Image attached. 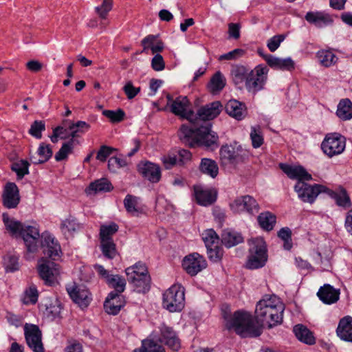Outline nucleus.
<instances>
[{
	"label": "nucleus",
	"instance_id": "obj_43",
	"mask_svg": "<svg viewBox=\"0 0 352 352\" xmlns=\"http://www.w3.org/2000/svg\"><path fill=\"white\" fill-rule=\"evenodd\" d=\"M331 196L335 200L336 204L340 207L346 208L351 206L350 197L344 188H341L337 192H333Z\"/></svg>",
	"mask_w": 352,
	"mask_h": 352
},
{
	"label": "nucleus",
	"instance_id": "obj_32",
	"mask_svg": "<svg viewBox=\"0 0 352 352\" xmlns=\"http://www.w3.org/2000/svg\"><path fill=\"white\" fill-rule=\"evenodd\" d=\"M143 51L150 49L153 54L160 52L163 50L164 45L162 41L158 39L157 36L148 35L142 41Z\"/></svg>",
	"mask_w": 352,
	"mask_h": 352
},
{
	"label": "nucleus",
	"instance_id": "obj_15",
	"mask_svg": "<svg viewBox=\"0 0 352 352\" xmlns=\"http://www.w3.org/2000/svg\"><path fill=\"white\" fill-rule=\"evenodd\" d=\"M190 102L186 96H179L176 98L170 104L171 111L182 118L194 122L195 113L190 109Z\"/></svg>",
	"mask_w": 352,
	"mask_h": 352
},
{
	"label": "nucleus",
	"instance_id": "obj_22",
	"mask_svg": "<svg viewBox=\"0 0 352 352\" xmlns=\"http://www.w3.org/2000/svg\"><path fill=\"white\" fill-rule=\"evenodd\" d=\"M194 195L197 204L203 206H210L217 199V192L214 190L201 186H194Z\"/></svg>",
	"mask_w": 352,
	"mask_h": 352
},
{
	"label": "nucleus",
	"instance_id": "obj_49",
	"mask_svg": "<svg viewBox=\"0 0 352 352\" xmlns=\"http://www.w3.org/2000/svg\"><path fill=\"white\" fill-rule=\"evenodd\" d=\"M250 135L254 148H259L263 144L264 138L260 126H252Z\"/></svg>",
	"mask_w": 352,
	"mask_h": 352
},
{
	"label": "nucleus",
	"instance_id": "obj_38",
	"mask_svg": "<svg viewBox=\"0 0 352 352\" xmlns=\"http://www.w3.org/2000/svg\"><path fill=\"white\" fill-rule=\"evenodd\" d=\"M243 241L242 236L232 230H224L221 235V242L227 248H231Z\"/></svg>",
	"mask_w": 352,
	"mask_h": 352
},
{
	"label": "nucleus",
	"instance_id": "obj_18",
	"mask_svg": "<svg viewBox=\"0 0 352 352\" xmlns=\"http://www.w3.org/2000/svg\"><path fill=\"white\" fill-rule=\"evenodd\" d=\"M19 190L15 183L8 182L2 194V204L8 209L16 208L20 202Z\"/></svg>",
	"mask_w": 352,
	"mask_h": 352
},
{
	"label": "nucleus",
	"instance_id": "obj_17",
	"mask_svg": "<svg viewBox=\"0 0 352 352\" xmlns=\"http://www.w3.org/2000/svg\"><path fill=\"white\" fill-rule=\"evenodd\" d=\"M56 128H62L60 132L66 135L67 138L74 139L78 136V133H83L90 129V125L85 121L74 122L70 120H63L60 126Z\"/></svg>",
	"mask_w": 352,
	"mask_h": 352
},
{
	"label": "nucleus",
	"instance_id": "obj_24",
	"mask_svg": "<svg viewBox=\"0 0 352 352\" xmlns=\"http://www.w3.org/2000/svg\"><path fill=\"white\" fill-rule=\"evenodd\" d=\"M340 289L334 288L329 284H324L320 287L317 292L319 299L327 305H331L338 302L340 298Z\"/></svg>",
	"mask_w": 352,
	"mask_h": 352
},
{
	"label": "nucleus",
	"instance_id": "obj_53",
	"mask_svg": "<svg viewBox=\"0 0 352 352\" xmlns=\"http://www.w3.org/2000/svg\"><path fill=\"white\" fill-rule=\"evenodd\" d=\"M38 298V292L35 285L32 284L25 291L23 302L25 304H35Z\"/></svg>",
	"mask_w": 352,
	"mask_h": 352
},
{
	"label": "nucleus",
	"instance_id": "obj_31",
	"mask_svg": "<svg viewBox=\"0 0 352 352\" xmlns=\"http://www.w3.org/2000/svg\"><path fill=\"white\" fill-rule=\"evenodd\" d=\"M250 69L243 65H234L230 74L235 85L241 87L247 80Z\"/></svg>",
	"mask_w": 352,
	"mask_h": 352
},
{
	"label": "nucleus",
	"instance_id": "obj_35",
	"mask_svg": "<svg viewBox=\"0 0 352 352\" xmlns=\"http://www.w3.org/2000/svg\"><path fill=\"white\" fill-rule=\"evenodd\" d=\"M37 154L39 156L38 159L34 155L30 156V160L33 164H43L49 160L52 155V151L50 144L45 143L40 144L37 150Z\"/></svg>",
	"mask_w": 352,
	"mask_h": 352
},
{
	"label": "nucleus",
	"instance_id": "obj_10",
	"mask_svg": "<svg viewBox=\"0 0 352 352\" xmlns=\"http://www.w3.org/2000/svg\"><path fill=\"white\" fill-rule=\"evenodd\" d=\"M230 208L234 213L248 212L251 214H256L259 206L254 198L250 195L241 196L236 198L230 204Z\"/></svg>",
	"mask_w": 352,
	"mask_h": 352
},
{
	"label": "nucleus",
	"instance_id": "obj_56",
	"mask_svg": "<svg viewBox=\"0 0 352 352\" xmlns=\"http://www.w3.org/2000/svg\"><path fill=\"white\" fill-rule=\"evenodd\" d=\"M139 352H165L164 349L161 345L154 342L152 340H144L142 348Z\"/></svg>",
	"mask_w": 352,
	"mask_h": 352
},
{
	"label": "nucleus",
	"instance_id": "obj_16",
	"mask_svg": "<svg viewBox=\"0 0 352 352\" xmlns=\"http://www.w3.org/2000/svg\"><path fill=\"white\" fill-rule=\"evenodd\" d=\"M41 247L44 255L52 260H56L60 256L61 249L55 238L49 233L41 235Z\"/></svg>",
	"mask_w": 352,
	"mask_h": 352
},
{
	"label": "nucleus",
	"instance_id": "obj_54",
	"mask_svg": "<svg viewBox=\"0 0 352 352\" xmlns=\"http://www.w3.org/2000/svg\"><path fill=\"white\" fill-rule=\"evenodd\" d=\"M278 236L283 241L285 250H289L292 248V231L289 228H281L278 232Z\"/></svg>",
	"mask_w": 352,
	"mask_h": 352
},
{
	"label": "nucleus",
	"instance_id": "obj_19",
	"mask_svg": "<svg viewBox=\"0 0 352 352\" xmlns=\"http://www.w3.org/2000/svg\"><path fill=\"white\" fill-rule=\"evenodd\" d=\"M160 337L159 341L167 345L173 351H178L180 348V340L173 327L163 323L160 327Z\"/></svg>",
	"mask_w": 352,
	"mask_h": 352
},
{
	"label": "nucleus",
	"instance_id": "obj_5",
	"mask_svg": "<svg viewBox=\"0 0 352 352\" xmlns=\"http://www.w3.org/2000/svg\"><path fill=\"white\" fill-rule=\"evenodd\" d=\"M184 289L173 285L163 294V307L170 312L180 311L184 307Z\"/></svg>",
	"mask_w": 352,
	"mask_h": 352
},
{
	"label": "nucleus",
	"instance_id": "obj_34",
	"mask_svg": "<svg viewBox=\"0 0 352 352\" xmlns=\"http://www.w3.org/2000/svg\"><path fill=\"white\" fill-rule=\"evenodd\" d=\"M337 116L342 120L352 118V102L348 99H342L338 104Z\"/></svg>",
	"mask_w": 352,
	"mask_h": 352
},
{
	"label": "nucleus",
	"instance_id": "obj_63",
	"mask_svg": "<svg viewBox=\"0 0 352 352\" xmlns=\"http://www.w3.org/2000/svg\"><path fill=\"white\" fill-rule=\"evenodd\" d=\"M123 91L129 100L134 98L140 91V87H135L133 82L129 80L123 87Z\"/></svg>",
	"mask_w": 352,
	"mask_h": 352
},
{
	"label": "nucleus",
	"instance_id": "obj_51",
	"mask_svg": "<svg viewBox=\"0 0 352 352\" xmlns=\"http://www.w3.org/2000/svg\"><path fill=\"white\" fill-rule=\"evenodd\" d=\"M202 239L206 248L219 245V237L212 229L206 230L202 234Z\"/></svg>",
	"mask_w": 352,
	"mask_h": 352
},
{
	"label": "nucleus",
	"instance_id": "obj_42",
	"mask_svg": "<svg viewBox=\"0 0 352 352\" xmlns=\"http://www.w3.org/2000/svg\"><path fill=\"white\" fill-rule=\"evenodd\" d=\"M317 58H318L320 64L326 67H329L334 65L338 60V57L329 50L318 51L317 53Z\"/></svg>",
	"mask_w": 352,
	"mask_h": 352
},
{
	"label": "nucleus",
	"instance_id": "obj_48",
	"mask_svg": "<svg viewBox=\"0 0 352 352\" xmlns=\"http://www.w3.org/2000/svg\"><path fill=\"white\" fill-rule=\"evenodd\" d=\"M100 248L103 255L112 259L117 255L116 244L113 241H100Z\"/></svg>",
	"mask_w": 352,
	"mask_h": 352
},
{
	"label": "nucleus",
	"instance_id": "obj_37",
	"mask_svg": "<svg viewBox=\"0 0 352 352\" xmlns=\"http://www.w3.org/2000/svg\"><path fill=\"white\" fill-rule=\"evenodd\" d=\"M113 188L111 184L105 178H102L90 184L86 190L87 194L109 192Z\"/></svg>",
	"mask_w": 352,
	"mask_h": 352
},
{
	"label": "nucleus",
	"instance_id": "obj_61",
	"mask_svg": "<svg viewBox=\"0 0 352 352\" xmlns=\"http://www.w3.org/2000/svg\"><path fill=\"white\" fill-rule=\"evenodd\" d=\"M285 36L278 34L270 38L267 43V46L270 52H275L280 46V43L285 40Z\"/></svg>",
	"mask_w": 352,
	"mask_h": 352
},
{
	"label": "nucleus",
	"instance_id": "obj_64",
	"mask_svg": "<svg viewBox=\"0 0 352 352\" xmlns=\"http://www.w3.org/2000/svg\"><path fill=\"white\" fill-rule=\"evenodd\" d=\"M111 9L112 0H103L102 5L96 8V11L102 19H105Z\"/></svg>",
	"mask_w": 352,
	"mask_h": 352
},
{
	"label": "nucleus",
	"instance_id": "obj_28",
	"mask_svg": "<svg viewBox=\"0 0 352 352\" xmlns=\"http://www.w3.org/2000/svg\"><path fill=\"white\" fill-rule=\"evenodd\" d=\"M305 19L307 22L318 28H323L331 24L333 22L332 19L329 14L321 12H308Z\"/></svg>",
	"mask_w": 352,
	"mask_h": 352
},
{
	"label": "nucleus",
	"instance_id": "obj_47",
	"mask_svg": "<svg viewBox=\"0 0 352 352\" xmlns=\"http://www.w3.org/2000/svg\"><path fill=\"white\" fill-rule=\"evenodd\" d=\"M80 228L79 223L74 218L69 217L63 220L60 225L62 232L65 236H71Z\"/></svg>",
	"mask_w": 352,
	"mask_h": 352
},
{
	"label": "nucleus",
	"instance_id": "obj_8",
	"mask_svg": "<svg viewBox=\"0 0 352 352\" xmlns=\"http://www.w3.org/2000/svg\"><path fill=\"white\" fill-rule=\"evenodd\" d=\"M37 270L41 279L48 286H52L55 283L56 276L59 273L57 264L45 258L38 261Z\"/></svg>",
	"mask_w": 352,
	"mask_h": 352
},
{
	"label": "nucleus",
	"instance_id": "obj_57",
	"mask_svg": "<svg viewBox=\"0 0 352 352\" xmlns=\"http://www.w3.org/2000/svg\"><path fill=\"white\" fill-rule=\"evenodd\" d=\"M45 124L43 121L35 120L29 129V133L33 137L41 139L42 137V131H45Z\"/></svg>",
	"mask_w": 352,
	"mask_h": 352
},
{
	"label": "nucleus",
	"instance_id": "obj_62",
	"mask_svg": "<svg viewBox=\"0 0 352 352\" xmlns=\"http://www.w3.org/2000/svg\"><path fill=\"white\" fill-rule=\"evenodd\" d=\"M116 151V149L113 147L102 145L98 151L96 159L100 162H105L107 157H109L112 153Z\"/></svg>",
	"mask_w": 352,
	"mask_h": 352
},
{
	"label": "nucleus",
	"instance_id": "obj_52",
	"mask_svg": "<svg viewBox=\"0 0 352 352\" xmlns=\"http://www.w3.org/2000/svg\"><path fill=\"white\" fill-rule=\"evenodd\" d=\"M124 206L126 210L133 215H135L139 212V209L138 208V197L133 195H127L125 197L124 199Z\"/></svg>",
	"mask_w": 352,
	"mask_h": 352
},
{
	"label": "nucleus",
	"instance_id": "obj_1",
	"mask_svg": "<svg viewBox=\"0 0 352 352\" xmlns=\"http://www.w3.org/2000/svg\"><path fill=\"white\" fill-rule=\"evenodd\" d=\"M285 305L275 294H265L256 305L255 318L246 311H237L233 315L224 314L226 327L234 329L241 337L259 336L262 326L272 328L281 324Z\"/></svg>",
	"mask_w": 352,
	"mask_h": 352
},
{
	"label": "nucleus",
	"instance_id": "obj_2",
	"mask_svg": "<svg viewBox=\"0 0 352 352\" xmlns=\"http://www.w3.org/2000/svg\"><path fill=\"white\" fill-rule=\"evenodd\" d=\"M209 123L199 127L183 124L178 132L180 140L190 146H203L211 150L217 148L219 146L217 133L211 129Z\"/></svg>",
	"mask_w": 352,
	"mask_h": 352
},
{
	"label": "nucleus",
	"instance_id": "obj_4",
	"mask_svg": "<svg viewBox=\"0 0 352 352\" xmlns=\"http://www.w3.org/2000/svg\"><path fill=\"white\" fill-rule=\"evenodd\" d=\"M249 255L245 267L250 270H256L263 267L267 261L266 243L261 237H256L248 241Z\"/></svg>",
	"mask_w": 352,
	"mask_h": 352
},
{
	"label": "nucleus",
	"instance_id": "obj_27",
	"mask_svg": "<svg viewBox=\"0 0 352 352\" xmlns=\"http://www.w3.org/2000/svg\"><path fill=\"white\" fill-rule=\"evenodd\" d=\"M336 334L342 340L352 343V317L341 318L336 329Z\"/></svg>",
	"mask_w": 352,
	"mask_h": 352
},
{
	"label": "nucleus",
	"instance_id": "obj_36",
	"mask_svg": "<svg viewBox=\"0 0 352 352\" xmlns=\"http://www.w3.org/2000/svg\"><path fill=\"white\" fill-rule=\"evenodd\" d=\"M128 281L133 285L135 289L138 293H145L150 289L151 278L149 275H144V276L137 278L133 276L129 278Z\"/></svg>",
	"mask_w": 352,
	"mask_h": 352
},
{
	"label": "nucleus",
	"instance_id": "obj_11",
	"mask_svg": "<svg viewBox=\"0 0 352 352\" xmlns=\"http://www.w3.org/2000/svg\"><path fill=\"white\" fill-rule=\"evenodd\" d=\"M24 335L28 346L33 352H45L42 343V333L37 325L25 324Z\"/></svg>",
	"mask_w": 352,
	"mask_h": 352
},
{
	"label": "nucleus",
	"instance_id": "obj_50",
	"mask_svg": "<svg viewBox=\"0 0 352 352\" xmlns=\"http://www.w3.org/2000/svg\"><path fill=\"white\" fill-rule=\"evenodd\" d=\"M74 140L70 139L68 142L63 144L61 148L55 155V160L57 162L66 159L68 155L72 153L74 148Z\"/></svg>",
	"mask_w": 352,
	"mask_h": 352
},
{
	"label": "nucleus",
	"instance_id": "obj_46",
	"mask_svg": "<svg viewBox=\"0 0 352 352\" xmlns=\"http://www.w3.org/2000/svg\"><path fill=\"white\" fill-rule=\"evenodd\" d=\"M106 283L109 287L115 289L114 292L118 294H121L125 289L126 280L120 275H111Z\"/></svg>",
	"mask_w": 352,
	"mask_h": 352
},
{
	"label": "nucleus",
	"instance_id": "obj_33",
	"mask_svg": "<svg viewBox=\"0 0 352 352\" xmlns=\"http://www.w3.org/2000/svg\"><path fill=\"white\" fill-rule=\"evenodd\" d=\"M199 170L212 178H215L219 173V167L217 162L209 158H203L199 164Z\"/></svg>",
	"mask_w": 352,
	"mask_h": 352
},
{
	"label": "nucleus",
	"instance_id": "obj_26",
	"mask_svg": "<svg viewBox=\"0 0 352 352\" xmlns=\"http://www.w3.org/2000/svg\"><path fill=\"white\" fill-rule=\"evenodd\" d=\"M267 65L274 69L291 71L294 68V62L290 58H278L272 54L263 55Z\"/></svg>",
	"mask_w": 352,
	"mask_h": 352
},
{
	"label": "nucleus",
	"instance_id": "obj_13",
	"mask_svg": "<svg viewBox=\"0 0 352 352\" xmlns=\"http://www.w3.org/2000/svg\"><path fill=\"white\" fill-rule=\"evenodd\" d=\"M66 290L72 300L82 308L87 307L91 300V295L83 285L76 284L67 285Z\"/></svg>",
	"mask_w": 352,
	"mask_h": 352
},
{
	"label": "nucleus",
	"instance_id": "obj_44",
	"mask_svg": "<svg viewBox=\"0 0 352 352\" xmlns=\"http://www.w3.org/2000/svg\"><path fill=\"white\" fill-rule=\"evenodd\" d=\"M118 226L116 223H111L109 225H102L100 229V241H113L112 236L118 230Z\"/></svg>",
	"mask_w": 352,
	"mask_h": 352
},
{
	"label": "nucleus",
	"instance_id": "obj_39",
	"mask_svg": "<svg viewBox=\"0 0 352 352\" xmlns=\"http://www.w3.org/2000/svg\"><path fill=\"white\" fill-rule=\"evenodd\" d=\"M226 85V78L220 72H216L211 78L208 89L212 94H216L223 89Z\"/></svg>",
	"mask_w": 352,
	"mask_h": 352
},
{
	"label": "nucleus",
	"instance_id": "obj_45",
	"mask_svg": "<svg viewBox=\"0 0 352 352\" xmlns=\"http://www.w3.org/2000/svg\"><path fill=\"white\" fill-rule=\"evenodd\" d=\"M125 272L128 280L129 279V278L133 276L137 278L144 276V275H148L146 265L140 262L135 263L133 266L127 267Z\"/></svg>",
	"mask_w": 352,
	"mask_h": 352
},
{
	"label": "nucleus",
	"instance_id": "obj_58",
	"mask_svg": "<svg viewBox=\"0 0 352 352\" xmlns=\"http://www.w3.org/2000/svg\"><path fill=\"white\" fill-rule=\"evenodd\" d=\"M6 272H13L19 270V258L14 255H7L4 258Z\"/></svg>",
	"mask_w": 352,
	"mask_h": 352
},
{
	"label": "nucleus",
	"instance_id": "obj_6",
	"mask_svg": "<svg viewBox=\"0 0 352 352\" xmlns=\"http://www.w3.org/2000/svg\"><path fill=\"white\" fill-rule=\"evenodd\" d=\"M346 147V139L338 133L326 135L322 142L321 148L329 157H333L343 153Z\"/></svg>",
	"mask_w": 352,
	"mask_h": 352
},
{
	"label": "nucleus",
	"instance_id": "obj_14",
	"mask_svg": "<svg viewBox=\"0 0 352 352\" xmlns=\"http://www.w3.org/2000/svg\"><path fill=\"white\" fill-rule=\"evenodd\" d=\"M207 266L205 258L198 253H192L184 257L182 262L184 270L190 276H195Z\"/></svg>",
	"mask_w": 352,
	"mask_h": 352
},
{
	"label": "nucleus",
	"instance_id": "obj_29",
	"mask_svg": "<svg viewBox=\"0 0 352 352\" xmlns=\"http://www.w3.org/2000/svg\"><path fill=\"white\" fill-rule=\"evenodd\" d=\"M293 331L298 340L309 345L316 342L313 333L303 324H296L294 327Z\"/></svg>",
	"mask_w": 352,
	"mask_h": 352
},
{
	"label": "nucleus",
	"instance_id": "obj_23",
	"mask_svg": "<svg viewBox=\"0 0 352 352\" xmlns=\"http://www.w3.org/2000/svg\"><path fill=\"white\" fill-rule=\"evenodd\" d=\"M280 168L290 179H297L298 182L309 181L312 179L311 175L302 166L280 164Z\"/></svg>",
	"mask_w": 352,
	"mask_h": 352
},
{
	"label": "nucleus",
	"instance_id": "obj_59",
	"mask_svg": "<svg viewBox=\"0 0 352 352\" xmlns=\"http://www.w3.org/2000/svg\"><path fill=\"white\" fill-rule=\"evenodd\" d=\"M207 254L209 259L213 262H217L221 259L223 250L219 245L207 248Z\"/></svg>",
	"mask_w": 352,
	"mask_h": 352
},
{
	"label": "nucleus",
	"instance_id": "obj_3",
	"mask_svg": "<svg viewBox=\"0 0 352 352\" xmlns=\"http://www.w3.org/2000/svg\"><path fill=\"white\" fill-rule=\"evenodd\" d=\"M2 218L6 229L12 235L22 237L29 252H35L38 250L40 233L36 226L25 225L10 219L8 213H3Z\"/></svg>",
	"mask_w": 352,
	"mask_h": 352
},
{
	"label": "nucleus",
	"instance_id": "obj_30",
	"mask_svg": "<svg viewBox=\"0 0 352 352\" xmlns=\"http://www.w3.org/2000/svg\"><path fill=\"white\" fill-rule=\"evenodd\" d=\"M226 113L238 120L244 118L245 107L236 100H229L225 107Z\"/></svg>",
	"mask_w": 352,
	"mask_h": 352
},
{
	"label": "nucleus",
	"instance_id": "obj_41",
	"mask_svg": "<svg viewBox=\"0 0 352 352\" xmlns=\"http://www.w3.org/2000/svg\"><path fill=\"white\" fill-rule=\"evenodd\" d=\"M30 163L27 160H20L12 164L11 170L16 173L18 179H21L25 175L30 173Z\"/></svg>",
	"mask_w": 352,
	"mask_h": 352
},
{
	"label": "nucleus",
	"instance_id": "obj_21",
	"mask_svg": "<svg viewBox=\"0 0 352 352\" xmlns=\"http://www.w3.org/2000/svg\"><path fill=\"white\" fill-rule=\"evenodd\" d=\"M138 169L143 177L152 183H157L161 179V169L156 164L141 162L138 165Z\"/></svg>",
	"mask_w": 352,
	"mask_h": 352
},
{
	"label": "nucleus",
	"instance_id": "obj_40",
	"mask_svg": "<svg viewBox=\"0 0 352 352\" xmlns=\"http://www.w3.org/2000/svg\"><path fill=\"white\" fill-rule=\"evenodd\" d=\"M257 219L260 226L267 231L272 230L276 223V216L270 212L261 213Z\"/></svg>",
	"mask_w": 352,
	"mask_h": 352
},
{
	"label": "nucleus",
	"instance_id": "obj_12",
	"mask_svg": "<svg viewBox=\"0 0 352 352\" xmlns=\"http://www.w3.org/2000/svg\"><path fill=\"white\" fill-rule=\"evenodd\" d=\"M324 186L315 184L309 185L305 182H297L294 186V190L297 192L299 199L304 202L312 204L318 195L322 191Z\"/></svg>",
	"mask_w": 352,
	"mask_h": 352
},
{
	"label": "nucleus",
	"instance_id": "obj_60",
	"mask_svg": "<svg viewBox=\"0 0 352 352\" xmlns=\"http://www.w3.org/2000/svg\"><path fill=\"white\" fill-rule=\"evenodd\" d=\"M126 164L124 159L118 157H111L108 161V168L112 172H116L117 169L123 168Z\"/></svg>",
	"mask_w": 352,
	"mask_h": 352
},
{
	"label": "nucleus",
	"instance_id": "obj_25",
	"mask_svg": "<svg viewBox=\"0 0 352 352\" xmlns=\"http://www.w3.org/2000/svg\"><path fill=\"white\" fill-rule=\"evenodd\" d=\"M124 305V300H123L122 296L114 292H111L109 294L104 302V307L106 312L111 315L118 314Z\"/></svg>",
	"mask_w": 352,
	"mask_h": 352
},
{
	"label": "nucleus",
	"instance_id": "obj_9",
	"mask_svg": "<svg viewBox=\"0 0 352 352\" xmlns=\"http://www.w3.org/2000/svg\"><path fill=\"white\" fill-rule=\"evenodd\" d=\"M220 157L225 163L236 164L245 160L246 151L236 143L224 145L220 149Z\"/></svg>",
	"mask_w": 352,
	"mask_h": 352
},
{
	"label": "nucleus",
	"instance_id": "obj_20",
	"mask_svg": "<svg viewBox=\"0 0 352 352\" xmlns=\"http://www.w3.org/2000/svg\"><path fill=\"white\" fill-rule=\"evenodd\" d=\"M222 105L219 101H214L201 107L194 116V122L200 120H210L215 118L221 111Z\"/></svg>",
	"mask_w": 352,
	"mask_h": 352
},
{
	"label": "nucleus",
	"instance_id": "obj_55",
	"mask_svg": "<svg viewBox=\"0 0 352 352\" xmlns=\"http://www.w3.org/2000/svg\"><path fill=\"white\" fill-rule=\"evenodd\" d=\"M102 115L109 118L112 122H120L124 119L125 113L122 109H119L116 111L104 110Z\"/></svg>",
	"mask_w": 352,
	"mask_h": 352
},
{
	"label": "nucleus",
	"instance_id": "obj_7",
	"mask_svg": "<svg viewBox=\"0 0 352 352\" xmlns=\"http://www.w3.org/2000/svg\"><path fill=\"white\" fill-rule=\"evenodd\" d=\"M268 71L266 66L261 65L250 70L245 84L247 90L254 94L262 90L267 79Z\"/></svg>",
	"mask_w": 352,
	"mask_h": 352
}]
</instances>
